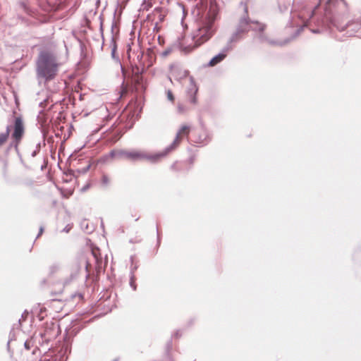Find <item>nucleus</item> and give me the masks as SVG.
<instances>
[{
  "instance_id": "nucleus-1",
  "label": "nucleus",
  "mask_w": 361,
  "mask_h": 361,
  "mask_svg": "<svg viewBox=\"0 0 361 361\" xmlns=\"http://www.w3.org/2000/svg\"><path fill=\"white\" fill-rule=\"evenodd\" d=\"M218 14L216 6L211 4L209 8L203 6L197 8L198 18L197 19L196 30L193 32V43L187 46L180 45L181 50L188 54L195 48L200 47L207 42L216 31L215 20Z\"/></svg>"
},
{
  "instance_id": "nucleus-2",
  "label": "nucleus",
  "mask_w": 361,
  "mask_h": 361,
  "mask_svg": "<svg viewBox=\"0 0 361 361\" xmlns=\"http://www.w3.org/2000/svg\"><path fill=\"white\" fill-rule=\"evenodd\" d=\"M319 3L314 6V9L307 8L306 3L303 0H294L291 10V19L288 23V27H296L295 30L290 37L283 41H275L269 39L263 31L259 32L258 39L260 42H267L271 45L283 46L289 43L291 40L295 39L303 30L305 27L308 26L309 20L312 18L315 9L319 5L322 0H317Z\"/></svg>"
},
{
  "instance_id": "nucleus-3",
  "label": "nucleus",
  "mask_w": 361,
  "mask_h": 361,
  "mask_svg": "<svg viewBox=\"0 0 361 361\" xmlns=\"http://www.w3.org/2000/svg\"><path fill=\"white\" fill-rule=\"evenodd\" d=\"M348 13V6L345 0H328L324 8V17L321 20H317L316 25L319 28L311 29L314 34H319L326 30L329 23L336 25V21L341 16H344Z\"/></svg>"
},
{
  "instance_id": "nucleus-4",
  "label": "nucleus",
  "mask_w": 361,
  "mask_h": 361,
  "mask_svg": "<svg viewBox=\"0 0 361 361\" xmlns=\"http://www.w3.org/2000/svg\"><path fill=\"white\" fill-rule=\"evenodd\" d=\"M60 63L56 55L47 50L39 52L37 61V73L39 79L49 81L56 76Z\"/></svg>"
},
{
  "instance_id": "nucleus-5",
  "label": "nucleus",
  "mask_w": 361,
  "mask_h": 361,
  "mask_svg": "<svg viewBox=\"0 0 361 361\" xmlns=\"http://www.w3.org/2000/svg\"><path fill=\"white\" fill-rule=\"evenodd\" d=\"M166 156V152H164V150L154 154H149L143 151L133 149L130 150L128 161L135 162L142 160H147L151 163H157L161 158H164Z\"/></svg>"
},
{
  "instance_id": "nucleus-6",
  "label": "nucleus",
  "mask_w": 361,
  "mask_h": 361,
  "mask_svg": "<svg viewBox=\"0 0 361 361\" xmlns=\"http://www.w3.org/2000/svg\"><path fill=\"white\" fill-rule=\"evenodd\" d=\"M265 27L266 25L264 24L251 20L247 16H243L239 20L236 29L238 32L243 34L250 30L262 32L264 30Z\"/></svg>"
},
{
  "instance_id": "nucleus-7",
  "label": "nucleus",
  "mask_w": 361,
  "mask_h": 361,
  "mask_svg": "<svg viewBox=\"0 0 361 361\" xmlns=\"http://www.w3.org/2000/svg\"><path fill=\"white\" fill-rule=\"evenodd\" d=\"M348 13L345 16H341L336 21V25H335V27L340 31H344L347 30V33L349 36H353L356 34H357V36H361V34H358L359 30L361 29V18L357 20L356 21L348 23L345 25H339L340 20L346 17Z\"/></svg>"
},
{
  "instance_id": "nucleus-8",
  "label": "nucleus",
  "mask_w": 361,
  "mask_h": 361,
  "mask_svg": "<svg viewBox=\"0 0 361 361\" xmlns=\"http://www.w3.org/2000/svg\"><path fill=\"white\" fill-rule=\"evenodd\" d=\"M188 131H189V127L188 126L184 125V126H181V128L179 129V130L177 132L176 137H175L174 140L173 141V142L164 149V152H166V155L169 154L171 152L174 150L178 147V145L180 142V135L182 134H185V135L188 134Z\"/></svg>"
},
{
  "instance_id": "nucleus-9",
  "label": "nucleus",
  "mask_w": 361,
  "mask_h": 361,
  "mask_svg": "<svg viewBox=\"0 0 361 361\" xmlns=\"http://www.w3.org/2000/svg\"><path fill=\"white\" fill-rule=\"evenodd\" d=\"M42 333L39 332L38 334L35 331L32 335H30V338H27L24 341V348L30 349L33 348L32 353H35L37 350V342L40 343V339L42 338Z\"/></svg>"
},
{
  "instance_id": "nucleus-10",
  "label": "nucleus",
  "mask_w": 361,
  "mask_h": 361,
  "mask_svg": "<svg viewBox=\"0 0 361 361\" xmlns=\"http://www.w3.org/2000/svg\"><path fill=\"white\" fill-rule=\"evenodd\" d=\"M233 49L232 46L226 45L221 52L219 53L216 56H214L208 63V66H214L218 63H221L227 55V53Z\"/></svg>"
},
{
  "instance_id": "nucleus-11",
  "label": "nucleus",
  "mask_w": 361,
  "mask_h": 361,
  "mask_svg": "<svg viewBox=\"0 0 361 361\" xmlns=\"http://www.w3.org/2000/svg\"><path fill=\"white\" fill-rule=\"evenodd\" d=\"M59 334V325L57 323H51L47 324L45 327L44 336L45 340H50L56 338Z\"/></svg>"
},
{
  "instance_id": "nucleus-12",
  "label": "nucleus",
  "mask_w": 361,
  "mask_h": 361,
  "mask_svg": "<svg viewBox=\"0 0 361 361\" xmlns=\"http://www.w3.org/2000/svg\"><path fill=\"white\" fill-rule=\"evenodd\" d=\"M80 270L81 265L80 262L78 261L73 262L70 267V276L64 280V284L67 285L75 279L78 276Z\"/></svg>"
},
{
  "instance_id": "nucleus-13",
  "label": "nucleus",
  "mask_w": 361,
  "mask_h": 361,
  "mask_svg": "<svg viewBox=\"0 0 361 361\" xmlns=\"http://www.w3.org/2000/svg\"><path fill=\"white\" fill-rule=\"evenodd\" d=\"M190 87L187 90V94L189 97V100L192 104L196 103V94L197 92V87L195 82L194 78L192 77H190Z\"/></svg>"
},
{
  "instance_id": "nucleus-14",
  "label": "nucleus",
  "mask_w": 361,
  "mask_h": 361,
  "mask_svg": "<svg viewBox=\"0 0 361 361\" xmlns=\"http://www.w3.org/2000/svg\"><path fill=\"white\" fill-rule=\"evenodd\" d=\"M39 186L38 182L35 180L26 178L24 181V188H25L26 192L30 195H35L37 192V188Z\"/></svg>"
},
{
  "instance_id": "nucleus-15",
  "label": "nucleus",
  "mask_w": 361,
  "mask_h": 361,
  "mask_svg": "<svg viewBox=\"0 0 361 361\" xmlns=\"http://www.w3.org/2000/svg\"><path fill=\"white\" fill-rule=\"evenodd\" d=\"M23 133V123L21 118L18 117L16 120L15 130L13 134V137L17 141V145L20 140V137Z\"/></svg>"
},
{
  "instance_id": "nucleus-16",
  "label": "nucleus",
  "mask_w": 361,
  "mask_h": 361,
  "mask_svg": "<svg viewBox=\"0 0 361 361\" xmlns=\"http://www.w3.org/2000/svg\"><path fill=\"white\" fill-rule=\"evenodd\" d=\"M62 269V266L59 262H54L49 267V275L54 276V274L60 272Z\"/></svg>"
},
{
  "instance_id": "nucleus-17",
  "label": "nucleus",
  "mask_w": 361,
  "mask_h": 361,
  "mask_svg": "<svg viewBox=\"0 0 361 361\" xmlns=\"http://www.w3.org/2000/svg\"><path fill=\"white\" fill-rule=\"evenodd\" d=\"M241 34L240 32H238V30L236 29L235 31L231 35L230 38L228 39L226 45L232 46V43L237 42L241 39Z\"/></svg>"
},
{
  "instance_id": "nucleus-18",
  "label": "nucleus",
  "mask_w": 361,
  "mask_h": 361,
  "mask_svg": "<svg viewBox=\"0 0 361 361\" xmlns=\"http://www.w3.org/2000/svg\"><path fill=\"white\" fill-rule=\"evenodd\" d=\"M188 71H173V76L178 80H180L185 78H186L188 75Z\"/></svg>"
},
{
  "instance_id": "nucleus-19",
  "label": "nucleus",
  "mask_w": 361,
  "mask_h": 361,
  "mask_svg": "<svg viewBox=\"0 0 361 361\" xmlns=\"http://www.w3.org/2000/svg\"><path fill=\"white\" fill-rule=\"evenodd\" d=\"M130 150L119 149L117 153V158L121 159H129Z\"/></svg>"
},
{
  "instance_id": "nucleus-20",
  "label": "nucleus",
  "mask_w": 361,
  "mask_h": 361,
  "mask_svg": "<svg viewBox=\"0 0 361 361\" xmlns=\"http://www.w3.org/2000/svg\"><path fill=\"white\" fill-rule=\"evenodd\" d=\"M8 135H9L8 129H7L6 133H0V146L2 145L3 144H4L6 142V140L8 139Z\"/></svg>"
},
{
  "instance_id": "nucleus-21",
  "label": "nucleus",
  "mask_w": 361,
  "mask_h": 361,
  "mask_svg": "<svg viewBox=\"0 0 361 361\" xmlns=\"http://www.w3.org/2000/svg\"><path fill=\"white\" fill-rule=\"evenodd\" d=\"M152 6V3L150 1L144 0L141 5V8L143 11H148Z\"/></svg>"
},
{
  "instance_id": "nucleus-22",
  "label": "nucleus",
  "mask_w": 361,
  "mask_h": 361,
  "mask_svg": "<svg viewBox=\"0 0 361 361\" xmlns=\"http://www.w3.org/2000/svg\"><path fill=\"white\" fill-rule=\"evenodd\" d=\"M202 136L204 137L202 139V137H200V138L201 143L206 144L210 140V137L207 131L204 130L202 132Z\"/></svg>"
},
{
  "instance_id": "nucleus-23",
  "label": "nucleus",
  "mask_w": 361,
  "mask_h": 361,
  "mask_svg": "<svg viewBox=\"0 0 361 361\" xmlns=\"http://www.w3.org/2000/svg\"><path fill=\"white\" fill-rule=\"evenodd\" d=\"M130 286L133 289V290H136V285L135 283V275L133 271L130 273Z\"/></svg>"
},
{
  "instance_id": "nucleus-24",
  "label": "nucleus",
  "mask_w": 361,
  "mask_h": 361,
  "mask_svg": "<svg viewBox=\"0 0 361 361\" xmlns=\"http://www.w3.org/2000/svg\"><path fill=\"white\" fill-rule=\"evenodd\" d=\"M118 150H111L108 154L104 157V159H107L108 158H117Z\"/></svg>"
},
{
  "instance_id": "nucleus-25",
  "label": "nucleus",
  "mask_w": 361,
  "mask_h": 361,
  "mask_svg": "<svg viewBox=\"0 0 361 361\" xmlns=\"http://www.w3.org/2000/svg\"><path fill=\"white\" fill-rule=\"evenodd\" d=\"M39 149H40V143H38L36 145L35 148L30 152L31 157H35L39 152Z\"/></svg>"
},
{
  "instance_id": "nucleus-26",
  "label": "nucleus",
  "mask_w": 361,
  "mask_h": 361,
  "mask_svg": "<svg viewBox=\"0 0 361 361\" xmlns=\"http://www.w3.org/2000/svg\"><path fill=\"white\" fill-rule=\"evenodd\" d=\"M44 160L43 158L40 159V161L39 164H35L33 167L36 169H39L40 171H42L44 168L45 167V165L42 164V161Z\"/></svg>"
},
{
  "instance_id": "nucleus-27",
  "label": "nucleus",
  "mask_w": 361,
  "mask_h": 361,
  "mask_svg": "<svg viewBox=\"0 0 361 361\" xmlns=\"http://www.w3.org/2000/svg\"><path fill=\"white\" fill-rule=\"evenodd\" d=\"M166 95H167L168 100H169L171 102H174V99H175L174 96L170 90H167Z\"/></svg>"
},
{
  "instance_id": "nucleus-28",
  "label": "nucleus",
  "mask_w": 361,
  "mask_h": 361,
  "mask_svg": "<svg viewBox=\"0 0 361 361\" xmlns=\"http://www.w3.org/2000/svg\"><path fill=\"white\" fill-rule=\"evenodd\" d=\"M171 51H172V48L171 47H168L161 53V56L163 57H166L168 55H169L171 53Z\"/></svg>"
},
{
  "instance_id": "nucleus-29",
  "label": "nucleus",
  "mask_w": 361,
  "mask_h": 361,
  "mask_svg": "<svg viewBox=\"0 0 361 361\" xmlns=\"http://www.w3.org/2000/svg\"><path fill=\"white\" fill-rule=\"evenodd\" d=\"M102 183L104 185H108L109 183V178L106 175H103L102 178Z\"/></svg>"
},
{
  "instance_id": "nucleus-30",
  "label": "nucleus",
  "mask_w": 361,
  "mask_h": 361,
  "mask_svg": "<svg viewBox=\"0 0 361 361\" xmlns=\"http://www.w3.org/2000/svg\"><path fill=\"white\" fill-rule=\"evenodd\" d=\"M288 4H290V3H289ZM288 6H289V5H288V6H287V5H283V6H282V5H281V4H279V10H280V11H281V12H282V13H283V12H285V11H287L288 10Z\"/></svg>"
},
{
  "instance_id": "nucleus-31",
  "label": "nucleus",
  "mask_w": 361,
  "mask_h": 361,
  "mask_svg": "<svg viewBox=\"0 0 361 361\" xmlns=\"http://www.w3.org/2000/svg\"><path fill=\"white\" fill-rule=\"evenodd\" d=\"M116 49V45L115 42H114V46L111 49V56L114 59H116V56H115Z\"/></svg>"
},
{
  "instance_id": "nucleus-32",
  "label": "nucleus",
  "mask_w": 361,
  "mask_h": 361,
  "mask_svg": "<svg viewBox=\"0 0 361 361\" xmlns=\"http://www.w3.org/2000/svg\"><path fill=\"white\" fill-rule=\"evenodd\" d=\"M182 335L180 330H176L174 334H173V336L175 338H179Z\"/></svg>"
},
{
  "instance_id": "nucleus-33",
  "label": "nucleus",
  "mask_w": 361,
  "mask_h": 361,
  "mask_svg": "<svg viewBox=\"0 0 361 361\" xmlns=\"http://www.w3.org/2000/svg\"><path fill=\"white\" fill-rule=\"evenodd\" d=\"M48 102V99L46 98L43 101L39 102V107L44 108V104Z\"/></svg>"
},
{
  "instance_id": "nucleus-34",
  "label": "nucleus",
  "mask_w": 361,
  "mask_h": 361,
  "mask_svg": "<svg viewBox=\"0 0 361 361\" xmlns=\"http://www.w3.org/2000/svg\"><path fill=\"white\" fill-rule=\"evenodd\" d=\"M43 231H44V228L42 226H41L39 228V233H38L36 238H39L42 234Z\"/></svg>"
},
{
  "instance_id": "nucleus-35",
  "label": "nucleus",
  "mask_w": 361,
  "mask_h": 361,
  "mask_svg": "<svg viewBox=\"0 0 361 361\" xmlns=\"http://www.w3.org/2000/svg\"><path fill=\"white\" fill-rule=\"evenodd\" d=\"M161 10H162V8L161 7H157L154 9V13H161Z\"/></svg>"
},
{
  "instance_id": "nucleus-36",
  "label": "nucleus",
  "mask_w": 361,
  "mask_h": 361,
  "mask_svg": "<svg viewBox=\"0 0 361 361\" xmlns=\"http://www.w3.org/2000/svg\"><path fill=\"white\" fill-rule=\"evenodd\" d=\"M71 229V227L69 226V225H67L63 229V231L66 232V233H68L69 232Z\"/></svg>"
},
{
  "instance_id": "nucleus-37",
  "label": "nucleus",
  "mask_w": 361,
  "mask_h": 361,
  "mask_svg": "<svg viewBox=\"0 0 361 361\" xmlns=\"http://www.w3.org/2000/svg\"><path fill=\"white\" fill-rule=\"evenodd\" d=\"M90 165L87 166L85 168H84V169L82 170V173H86V172L89 170V169H90Z\"/></svg>"
},
{
  "instance_id": "nucleus-38",
  "label": "nucleus",
  "mask_w": 361,
  "mask_h": 361,
  "mask_svg": "<svg viewBox=\"0 0 361 361\" xmlns=\"http://www.w3.org/2000/svg\"><path fill=\"white\" fill-rule=\"evenodd\" d=\"M176 164H177V162L173 163V164L171 165V169H173V170H177V169H176Z\"/></svg>"
},
{
  "instance_id": "nucleus-39",
  "label": "nucleus",
  "mask_w": 361,
  "mask_h": 361,
  "mask_svg": "<svg viewBox=\"0 0 361 361\" xmlns=\"http://www.w3.org/2000/svg\"><path fill=\"white\" fill-rule=\"evenodd\" d=\"M143 71V69L142 70H140V68L138 67H137V74H141Z\"/></svg>"
},
{
  "instance_id": "nucleus-40",
  "label": "nucleus",
  "mask_w": 361,
  "mask_h": 361,
  "mask_svg": "<svg viewBox=\"0 0 361 361\" xmlns=\"http://www.w3.org/2000/svg\"><path fill=\"white\" fill-rule=\"evenodd\" d=\"M244 11H245V13L247 14V7L246 5H245Z\"/></svg>"
},
{
  "instance_id": "nucleus-41",
  "label": "nucleus",
  "mask_w": 361,
  "mask_h": 361,
  "mask_svg": "<svg viewBox=\"0 0 361 361\" xmlns=\"http://www.w3.org/2000/svg\"><path fill=\"white\" fill-rule=\"evenodd\" d=\"M159 19L161 21L164 19V16L161 14L159 15Z\"/></svg>"
},
{
  "instance_id": "nucleus-42",
  "label": "nucleus",
  "mask_w": 361,
  "mask_h": 361,
  "mask_svg": "<svg viewBox=\"0 0 361 361\" xmlns=\"http://www.w3.org/2000/svg\"><path fill=\"white\" fill-rule=\"evenodd\" d=\"M178 110H179V111H182V107L180 106V105L178 106Z\"/></svg>"
},
{
  "instance_id": "nucleus-43",
  "label": "nucleus",
  "mask_w": 361,
  "mask_h": 361,
  "mask_svg": "<svg viewBox=\"0 0 361 361\" xmlns=\"http://www.w3.org/2000/svg\"><path fill=\"white\" fill-rule=\"evenodd\" d=\"M190 163H192V161H193V158H190Z\"/></svg>"
},
{
  "instance_id": "nucleus-44",
  "label": "nucleus",
  "mask_w": 361,
  "mask_h": 361,
  "mask_svg": "<svg viewBox=\"0 0 361 361\" xmlns=\"http://www.w3.org/2000/svg\"><path fill=\"white\" fill-rule=\"evenodd\" d=\"M92 255L96 257L95 253L92 252Z\"/></svg>"
},
{
  "instance_id": "nucleus-45",
  "label": "nucleus",
  "mask_w": 361,
  "mask_h": 361,
  "mask_svg": "<svg viewBox=\"0 0 361 361\" xmlns=\"http://www.w3.org/2000/svg\"><path fill=\"white\" fill-rule=\"evenodd\" d=\"M142 55L140 56V57H142ZM137 58L138 59L140 58V55L137 56Z\"/></svg>"
},
{
  "instance_id": "nucleus-46",
  "label": "nucleus",
  "mask_w": 361,
  "mask_h": 361,
  "mask_svg": "<svg viewBox=\"0 0 361 361\" xmlns=\"http://www.w3.org/2000/svg\"><path fill=\"white\" fill-rule=\"evenodd\" d=\"M114 361H116V360H114Z\"/></svg>"
}]
</instances>
